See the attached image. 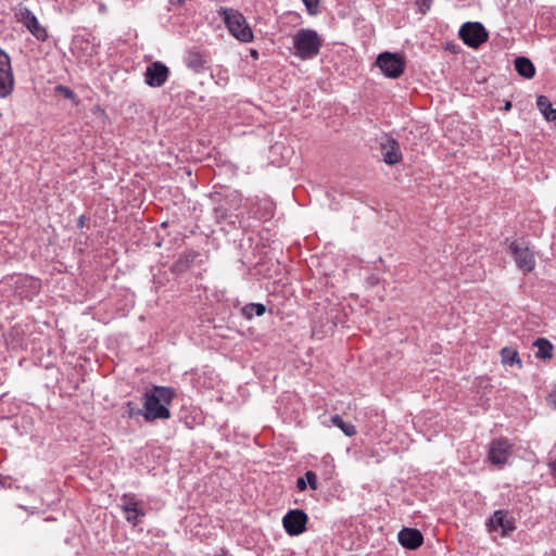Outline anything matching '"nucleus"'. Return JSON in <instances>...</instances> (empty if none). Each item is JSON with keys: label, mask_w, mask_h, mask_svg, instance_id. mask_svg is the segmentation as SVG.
<instances>
[{"label": "nucleus", "mask_w": 556, "mask_h": 556, "mask_svg": "<svg viewBox=\"0 0 556 556\" xmlns=\"http://www.w3.org/2000/svg\"><path fill=\"white\" fill-rule=\"evenodd\" d=\"M510 108H511V103H510L509 101H507V102L505 103V106H504L505 111H509V110H510Z\"/></svg>", "instance_id": "obj_33"}, {"label": "nucleus", "mask_w": 556, "mask_h": 556, "mask_svg": "<svg viewBox=\"0 0 556 556\" xmlns=\"http://www.w3.org/2000/svg\"><path fill=\"white\" fill-rule=\"evenodd\" d=\"M516 265L523 273H530L535 267V258L532 251L523 242L513 241L509 244Z\"/></svg>", "instance_id": "obj_6"}, {"label": "nucleus", "mask_w": 556, "mask_h": 556, "mask_svg": "<svg viewBox=\"0 0 556 556\" xmlns=\"http://www.w3.org/2000/svg\"><path fill=\"white\" fill-rule=\"evenodd\" d=\"M224 22L230 34L242 42H250L253 39V33L248 25L245 17L237 10L223 9Z\"/></svg>", "instance_id": "obj_3"}, {"label": "nucleus", "mask_w": 556, "mask_h": 556, "mask_svg": "<svg viewBox=\"0 0 556 556\" xmlns=\"http://www.w3.org/2000/svg\"><path fill=\"white\" fill-rule=\"evenodd\" d=\"M536 106L547 122H553L556 125V109L552 106L547 97L539 96Z\"/></svg>", "instance_id": "obj_17"}, {"label": "nucleus", "mask_w": 556, "mask_h": 556, "mask_svg": "<svg viewBox=\"0 0 556 556\" xmlns=\"http://www.w3.org/2000/svg\"><path fill=\"white\" fill-rule=\"evenodd\" d=\"M185 63L188 68L194 72H200L205 65V59L199 51H189L185 59Z\"/></svg>", "instance_id": "obj_18"}, {"label": "nucleus", "mask_w": 556, "mask_h": 556, "mask_svg": "<svg viewBox=\"0 0 556 556\" xmlns=\"http://www.w3.org/2000/svg\"><path fill=\"white\" fill-rule=\"evenodd\" d=\"M193 261L194 255L192 253H184L173 263L170 270L174 274H182L190 267Z\"/></svg>", "instance_id": "obj_19"}, {"label": "nucleus", "mask_w": 556, "mask_h": 556, "mask_svg": "<svg viewBox=\"0 0 556 556\" xmlns=\"http://www.w3.org/2000/svg\"><path fill=\"white\" fill-rule=\"evenodd\" d=\"M214 217L217 223H222L232 216L229 214L227 207H225L224 205H218L214 208Z\"/></svg>", "instance_id": "obj_25"}, {"label": "nucleus", "mask_w": 556, "mask_h": 556, "mask_svg": "<svg viewBox=\"0 0 556 556\" xmlns=\"http://www.w3.org/2000/svg\"><path fill=\"white\" fill-rule=\"evenodd\" d=\"M383 161L389 165H395L402 161L400 143L392 137L386 135L380 140Z\"/></svg>", "instance_id": "obj_11"}, {"label": "nucleus", "mask_w": 556, "mask_h": 556, "mask_svg": "<svg viewBox=\"0 0 556 556\" xmlns=\"http://www.w3.org/2000/svg\"><path fill=\"white\" fill-rule=\"evenodd\" d=\"M100 10H101V11H105V7L102 4V5L100 7Z\"/></svg>", "instance_id": "obj_35"}, {"label": "nucleus", "mask_w": 556, "mask_h": 556, "mask_svg": "<svg viewBox=\"0 0 556 556\" xmlns=\"http://www.w3.org/2000/svg\"><path fill=\"white\" fill-rule=\"evenodd\" d=\"M18 21L22 22L38 40L45 41L47 39L48 34L46 28L40 25L38 18L29 9L24 8L20 11Z\"/></svg>", "instance_id": "obj_12"}, {"label": "nucleus", "mask_w": 556, "mask_h": 556, "mask_svg": "<svg viewBox=\"0 0 556 556\" xmlns=\"http://www.w3.org/2000/svg\"><path fill=\"white\" fill-rule=\"evenodd\" d=\"M460 39L471 48H478L488 40V33L479 22L464 23L458 31Z\"/></svg>", "instance_id": "obj_5"}, {"label": "nucleus", "mask_w": 556, "mask_h": 556, "mask_svg": "<svg viewBox=\"0 0 556 556\" xmlns=\"http://www.w3.org/2000/svg\"><path fill=\"white\" fill-rule=\"evenodd\" d=\"M307 514L302 509H291L282 518V525L289 535H300L306 530Z\"/></svg>", "instance_id": "obj_7"}, {"label": "nucleus", "mask_w": 556, "mask_h": 556, "mask_svg": "<svg viewBox=\"0 0 556 556\" xmlns=\"http://www.w3.org/2000/svg\"><path fill=\"white\" fill-rule=\"evenodd\" d=\"M416 4L419 8V11L421 13H426L428 10H430L432 0H415Z\"/></svg>", "instance_id": "obj_28"}, {"label": "nucleus", "mask_w": 556, "mask_h": 556, "mask_svg": "<svg viewBox=\"0 0 556 556\" xmlns=\"http://www.w3.org/2000/svg\"><path fill=\"white\" fill-rule=\"evenodd\" d=\"M265 312L266 307L262 303H249L242 308V314L248 319H251L254 316H262L265 314Z\"/></svg>", "instance_id": "obj_21"}, {"label": "nucleus", "mask_w": 556, "mask_h": 556, "mask_svg": "<svg viewBox=\"0 0 556 556\" xmlns=\"http://www.w3.org/2000/svg\"><path fill=\"white\" fill-rule=\"evenodd\" d=\"M168 67L160 62H153L146 68L144 83L153 88L162 87L168 79Z\"/></svg>", "instance_id": "obj_10"}, {"label": "nucleus", "mask_w": 556, "mask_h": 556, "mask_svg": "<svg viewBox=\"0 0 556 556\" xmlns=\"http://www.w3.org/2000/svg\"><path fill=\"white\" fill-rule=\"evenodd\" d=\"M296 488L299 489V491H304L307 488L305 478L301 477L296 480Z\"/></svg>", "instance_id": "obj_30"}, {"label": "nucleus", "mask_w": 556, "mask_h": 556, "mask_svg": "<svg viewBox=\"0 0 556 556\" xmlns=\"http://www.w3.org/2000/svg\"><path fill=\"white\" fill-rule=\"evenodd\" d=\"M511 455V444L507 439H495L490 443L488 458L493 465H504Z\"/></svg>", "instance_id": "obj_9"}, {"label": "nucleus", "mask_w": 556, "mask_h": 556, "mask_svg": "<svg viewBox=\"0 0 556 556\" xmlns=\"http://www.w3.org/2000/svg\"><path fill=\"white\" fill-rule=\"evenodd\" d=\"M331 422L336 427L340 428L342 432L348 437H353L356 434V429L354 425L344 422V420L339 415L332 416Z\"/></svg>", "instance_id": "obj_23"}, {"label": "nucleus", "mask_w": 556, "mask_h": 556, "mask_svg": "<svg viewBox=\"0 0 556 556\" xmlns=\"http://www.w3.org/2000/svg\"><path fill=\"white\" fill-rule=\"evenodd\" d=\"M65 93H66L67 97H71L73 94V91H71L70 89H66Z\"/></svg>", "instance_id": "obj_34"}, {"label": "nucleus", "mask_w": 556, "mask_h": 556, "mask_svg": "<svg viewBox=\"0 0 556 556\" xmlns=\"http://www.w3.org/2000/svg\"><path fill=\"white\" fill-rule=\"evenodd\" d=\"M302 2L306 7V10L311 15L317 14L319 0H302Z\"/></svg>", "instance_id": "obj_27"}, {"label": "nucleus", "mask_w": 556, "mask_h": 556, "mask_svg": "<svg viewBox=\"0 0 556 556\" xmlns=\"http://www.w3.org/2000/svg\"><path fill=\"white\" fill-rule=\"evenodd\" d=\"M552 475L556 477V458L548 464Z\"/></svg>", "instance_id": "obj_32"}, {"label": "nucleus", "mask_w": 556, "mask_h": 556, "mask_svg": "<svg viewBox=\"0 0 556 556\" xmlns=\"http://www.w3.org/2000/svg\"><path fill=\"white\" fill-rule=\"evenodd\" d=\"M14 90V77L10 56L0 49V98H7Z\"/></svg>", "instance_id": "obj_8"}, {"label": "nucleus", "mask_w": 556, "mask_h": 556, "mask_svg": "<svg viewBox=\"0 0 556 556\" xmlns=\"http://www.w3.org/2000/svg\"><path fill=\"white\" fill-rule=\"evenodd\" d=\"M397 540L402 546L416 549L422 544L424 536L417 529L404 528L399 532Z\"/></svg>", "instance_id": "obj_15"}, {"label": "nucleus", "mask_w": 556, "mask_h": 556, "mask_svg": "<svg viewBox=\"0 0 556 556\" xmlns=\"http://www.w3.org/2000/svg\"><path fill=\"white\" fill-rule=\"evenodd\" d=\"M175 393L169 387H153L142 395V412L144 420L153 422L157 419L167 420L170 418L168 405L172 403Z\"/></svg>", "instance_id": "obj_1"}, {"label": "nucleus", "mask_w": 556, "mask_h": 556, "mask_svg": "<svg viewBox=\"0 0 556 556\" xmlns=\"http://www.w3.org/2000/svg\"><path fill=\"white\" fill-rule=\"evenodd\" d=\"M502 362L506 365L513 366L518 364L521 366V362L518 352L510 348H503L501 351Z\"/></svg>", "instance_id": "obj_22"}, {"label": "nucleus", "mask_w": 556, "mask_h": 556, "mask_svg": "<svg viewBox=\"0 0 556 556\" xmlns=\"http://www.w3.org/2000/svg\"><path fill=\"white\" fill-rule=\"evenodd\" d=\"M515 70L526 79H531L535 75V67L533 63L526 56L516 58Z\"/></svg>", "instance_id": "obj_16"}, {"label": "nucleus", "mask_w": 556, "mask_h": 556, "mask_svg": "<svg viewBox=\"0 0 556 556\" xmlns=\"http://www.w3.org/2000/svg\"><path fill=\"white\" fill-rule=\"evenodd\" d=\"M252 55L256 56V55H257V52H256V51H253V52H252Z\"/></svg>", "instance_id": "obj_36"}, {"label": "nucleus", "mask_w": 556, "mask_h": 556, "mask_svg": "<svg viewBox=\"0 0 556 556\" xmlns=\"http://www.w3.org/2000/svg\"><path fill=\"white\" fill-rule=\"evenodd\" d=\"M125 415L130 418V419H134L138 416H142L144 418V412H142V408H140L136 403H134L132 401H128L126 404H125Z\"/></svg>", "instance_id": "obj_24"}, {"label": "nucleus", "mask_w": 556, "mask_h": 556, "mask_svg": "<svg viewBox=\"0 0 556 556\" xmlns=\"http://www.w3.org/2000/svg\"><path fill=\"white\" fill-rule=\"evenodd\" d=\"M305 480H306L307 485H309V488L312 490L316 491L318 489L317 476L314 471H311V470L306 471Z\"/></svg>", "instance_id": "obj_26"}, {"label": "nucleus", "mask_w": 556, "mask_h": 556, "mask_svg": "<svg viewBox=\"0 0 556 556\" xmlns=\"http://www.w3.org/2000/svg\"><path fill=\"white\" fill-rule=\"evenodd\" d=\"M265 206H266V213L264 215H262L261 217L262 218H269L273 216V211H271V204L270 203H265Z\"/></svg>", "instance_id": "obj_31"}, {"label": "nucleus", "mask_w": 556, "mask_h": 556, "mask_svg": "<svg viewBox=\"0 0 556 556\" xmlns=\"http://www.w3.org/2000/svg\"><path fill=\"white\" fill-rule=\"evenodd\" d=\"M533 345L538 348L535 353L538 358L546 359L552 357L553 345L548 340L539 338L534 341Z\"/></svg>", "instance_id": "obj_20"}, {"label": "nucleus", "mask_w": 556, "mask_h": 556, "mask_svg": "<svg viewBox=\"0 0 556 556\" xmlns=\"http://www.w3.org/2000/svg\"><path fill=\"white\" fill-rule=\"evenodd\" d=\"M293 54L303 60H312L318 55L323 39L318 33L311 28H301L292 37Z\"/></svg>", "instance_id": "obj_2"}, {"label": "nucleus", "mask_w": 556, "mask_h": 556, "mask_svg": "<svg viewBox=\"0 0 556 556\" xmlns=\"http://www.w3.org/2000/svg\"><path fill=\"white\" fill-rule=\"evenodd\" d=\"M546 402L553 409H556V388L547 395Z\"/></svg>", "instance_id": "obj_29"}, {"label": "nucleus", "mask_w": 556, "mask_h": 556, "mask_svg": "<svg viewBox=\"0 0 556 556\" xmlns=\"http://www.w3.org/2000/svg\"><path fill=\"white\" fill-rule=\"evenodd\" d=\"M122 502V508L126 514V520L132 526H137L140 522V518L144 516V513L138 507V502L135 496L125 494Z\"/></svg>", "instance_id": "obj_13"}, {"label": "nucleus", "mask_w": 556, "mask_h": 556, "mask_svg": "<svg viewBox=\"0 0 556 556\" xmlns=\"http://www.w3.org/2000/svg\"><path fill=\"white\" fill-rule=\"evenodd\" d=\"M376 65L384 76L395 79L404 73L406 63L405 59L399 53L382 52L378 55Z\"/></svg>", "instance_id": "obj_4"}, {"label": "nucleus", "mask_w": 556, "mask_h": 556, "mask_svg": "<svg viewBox=\"0 0 556 556\" xmlns=\"http://www.w3.org/2000/svg\"><path fill=\"white\" fill-rule=\"evenodd\" d=\"M508 513L504 510H496L489 519L488 525L493 531L502 530L503 534H508L515 530V521L509 519Z\"/></svg>", "instance_id": "obj_14"}]
</instances>
